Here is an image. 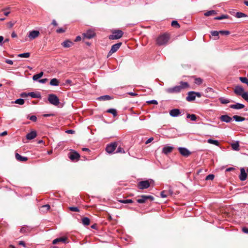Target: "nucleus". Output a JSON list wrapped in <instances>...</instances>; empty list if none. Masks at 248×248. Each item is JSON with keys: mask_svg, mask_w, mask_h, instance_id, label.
I'll use <instances>...</instances> for the list:
<instances>
[{"mask_svg": "<svg viewBox=\"0 0 248 248\" xmlns=\"http://www.w3.org/2000/svg\"><path fill=\"white\" fill-rule=\"evenodd\" d=\"M59 81L57 78H53L50 80V84L52 86H58Z\"/></svg>", "mask_w": 248, "mask_h": 248, "instance_id": "2f4dec72", "label": "nucleus"}, {"mask_svg": "<svg viewBox=\"0 0 248 248\" xmlns=\"http://www.w3.org/2000/svg\"><path fill=\"white\" fill-rule=\"evenodd\" d=\"M29 96H31L34 98H41V95L39 93H35L34 92H31L28 93Z\"/></svg>", "mask_w": 248, "mask_h": 248, "instance_id": "cd10ccee", "label": "nucleus"}, {"mask_svg": "<svg viewBox=\"0 0 248 248\" xmlns=\"http://www.w3.org/2000/svg\"><path fill=\"white\" fill-rule=\"evenodd\" d=\"M171 26L173 27H175L177 29H178L180 27V24L178 23V22L176 20H173L171 22Z\"/></svg>", "mask_w": 248, "mask_h": 248, "instance_id": "ea45409f", "label": "nucleus"}, {"mask_svg": "<svg viewBox=\"0 0 248 248\" xmlns=\"http://www.w3.org/2000/svg\"><path fill=\"white\" fill-rule=\"evenodd\" d=\"M69 158L73 161H78L79 160L80 155L75 151H72L68 154Z\"/></svg>", "mask_w": 248, "mask_h": 248, "instance_id": "423d86ee", "label": "nucleus"}, {"mask_svg": "<svg viewBox=\"0 0 248 248\" xmlns=\"http://www.w3.org/2000/svg\"><path fill=\"white\" fill-rule=\"evenodd\" d=\"M178 150L182 155L186 157L188 156L191 154L190 152L186 148L179 147Z\"/></svg>", "mask_w": 248, "mask_h": 248, "instance_id": "ddd939ff", "label": "nucleus"}, {"mask_svg": "<svg viewBox=\"0 0 248 248\" xmlns=\"http://www.w3.org/2000/svg\"><path fill=\"white\" fill-rule=\"evenodd\" d=\"M14 24H15L14 22H12L10 21L7 23V25L9 28H12L14 26Z\"/></svg>", "mask_w": 248, "mask_h": 248, "instance_id": "e2e57ef3", "label": "nucleus"}, {"mask_svg": "<svg viewBox=\"0 0 248 248\" xmlns=\"http://www.w3.org/2000/svg\"><path fill=\"white\" fill-rule=\"evenodd\" d=\"M15 157L18 161L20 162H25L28 160L27 157L22 156L18 153H16Z\"/></svg>", "mask_w": 248, "mask_h": 248, "instance_id": "412c9836", "label": "nucleus"}, {"mask_svg": "<svg viewBox=\"0 0 248 248\" xmlns=\"http://www.w3.org/2000/svg\"><path fill=\"white\" fill-rule=\"evenodd\" d=\"M50 209V206L49 204H46L41 207L40 210L42 212L45 213L46 212Z\"/></svg>", "mask_w": 248, "mask_h": 248, "instance_id": "bb28decb", "label": "nucleus"}, {"mask_svg": "<svg viewBox=\"0 0 248 248\" xmlns=\"http://www.w3.org/2000/svg\"><path fill=\"white\" fill-rule=\"evenodd\" d=\"M82 222L83 224L85 226H88L90 224V219L87 217H84L82 219Z\"/></svg>", "mask_w": 248, "mask_h": 248, "instance_id": "c85d7f7f", "label": "nucleus"}, {"mask_svg": "<svg viewBox=\"0 0 248 248\" xmlns=\"http://www.w3.org/2000/svg\"><path fill=\"white\" fill-rule=\"evenodd\" d=\"M241 173L239 176V179L241 181H245L247 177V174L246 173L244 168H241L240 170Z\"/></svg>", "mask_w": 248, "mask_h": 248, "instance_id": "2eb2a0df", "label": "nucleus"}, {"mask_svg": "<svg viewBox=\"0 0 248 248\" xmlns=\"http://www.w3.org/2000/svg\"><path fill=\"white\" fill-rule=\"evenodd\" d=\"M194 82L197 85H200L202 83V79L200 78H197L195 79Z\"/></svg>", "mask_w": 248, "mask_h": 248, "instance_id": "c03bdc74", "label": "nucleus"}, {"mask_svg": "<svg viewBox=\"0 0 248 248\" xmlns=\"http://www.w3.org/2000/svg\"><path fill=\"white\" fill-rule=\"evenodd\" d=\"M28 96H29L28 93H23L20 94V96L22 97H26Z\"/></svg>", "mask_w": 248, "mask_h": 248, "instance_id": "680f3d73", "label": "nucleus"}, {"mask_svg": "<svg viewBox=\"0 0 248 248\" xmlns=\"http://www.w3.org/2000/svg\"><path fill=\"white\" fill-rule=\"evenodd\" d=\"M122 45V43H119L113 45L108 52V56L116 52Z\"/></svg>", "mask_w": 248, "mask_h": 248, "instance_id": "9b49d317", "label": "nucleus"}, {"mask_svg": "<svg viewBox=\"0 0 248 248\" xmlns=\"http://www.w3.org/2000/svg\"><path fill=\"white\" fill-rule=\"evenodd\" d=\"M65 31V30L62 28H59L56 30L57 33H63Z\"/></svg>", "mask_w": 248, "mask_h": 248, "instance_id": "4d7b16f0", "label": "nucleus"}, {"mask_svg": "<svg viewBox=\"0 0 248 248\" xmlns=\"http://www.w3.org/2000/svg\"><path fill=\"white\" fill-rule=\"evenodd\" d=\"M166 92L169 93H179L177 89L176 86L173 87L166 89Z\"/></svg>", "mask_w": 248, "mask_h": 248, "instance_id": "aec40b11", "label": "nucleus"}, {"mask_svg": "<svg viewBox=\"0 0 248 248\" xmlns=\"http://www.w3.org/2000/svg\"><path fill=\"white\" fill-rule=\"evenodd\" d=\"M154 197L151 195H140V203L151 202Z\"/></svg>", "mask_w": 248, "mask_h": 248, "instance_id": "39448f33", "label": "nucleus"}, {"mask_svg": "<svg viewBox=\"0 0 248 248\" xmlns=\"http://www.w3.org/2000/svg\"><path fill=\"white\" fill-rule=\"evenodd\" d=\"M233 91L236 95L240 96L245 92L244 88L239 85L236 86L234 88Z\"/></svg>", "mask_w": 248, "mask_h": 248, "instance_id": "f8f14e48", "label": "nucleus"}, {"mask_svg": "<svg viewBox=\"0 0 248 248\" xmlns=\"http://www.w3.org/2000/svg\"><path fill=\"white\" fill-rule=\"evenodd\" d=\"M16 104H19V105H23L25 103V101L24 99H16L15 102H14Z\"/></svg>", "mask_w": 248, "mask_h": 248, "instance_id": "37998d69", "label": "nucleus"}, {"mask_svg": "<svg viewBox=\"0 0 248 248\" xmlns=\"http://www.w3.org/2000/svg\"><path fill=\"white\" fill-rule=\"evenodd\" d=\"M219 33L222 35H228L230 34V32L227 31H220Z\"/></svg>", "mask_w": 248, "mask_h": 248, "instance_id": "603ef678", "label": "nucleus"}, {"mask_svg": "<svg viewBox=\"0 0 248 248\" xmlns=\"http://www.w3.org/2000/svg\"><path fill=\"white\" fill-rule=\"evenodd\" d=\"M220 120L222 122L229 123L232 121V118L227 115H223L220 117Z\"/></svg>", "mask_w": 248, "mask_h": 248, "instance_id": "dca6fc26", "label": "nucleus"}, {"mask_svg": "<svg viewBox=\"0 0 248 248\" xmlns=\"http://www.w3.org/2000/svg\"><path fill=\"white\" fill-rule=\"evenodd\" d=\"M62 45L64 47L68 48L71 46L73 45V43L71 41L67 40L63 42Z\"/></svg>", "mask_w": 248, "mask_h": 248, "instance_id": "393cba45", "label": "nucleus"}, {"mask_svg": "<svg viewBox=\"0 0 248 248\" xmlns=\"http://www.w3.org/2000/svg\"><path fill=\"white\" fill-rule=\"evenodd\" d=\"M5 62L9 64H13V62L12 60H9V59H6L5 60Z\"/></svg>", "mask_w": 248, "mask_h": 248, "instance_id": "bf43d9fd", "label": "nucleus"}, {"mask_svg": "<svg viewBox=\"0 0 248 248\" xmlns=\"http://www.w3.org/2000/svg\"><path fill=\"white\" fill-rule=\"evenodd\" d=\"M232 118L236 121V122H242L246 120L245 117H243L241 116H239L238 115H234Z\"/></svg>", "mask_w": 248, "mask_h": 248, "instance_id": "c756f323", "label": "nucleus"}, {"mask_svg": "<svg viewBox=\"0 0 248 248\" xmlns=\"http://www.w3.org/2000/svg\"><path fill=\"white\" fill-rule=\"evenodd\" d=\"M30 55H31L30 53L27 52V53L19 54L17 55V56L18 57H21V58H29L30 56Z\"/></svg>", "mask_w": 248, "mask_h": 248, "instance_id": "4c0bfd02", "label": "nucleus"}, {"mask_svg": "<svg viewBox=\"0 0 248 248\" xmlns=\"http://www.w3.org/2000/svg\"><path fill=\"white\" fill-rule=\"evenodd\" d=\"M232 148L233 150L239 151V144L238 141H236L231 144Z\"/></svg>", "mask_w": 248, "mask_h": 248, "instance_id": "a878e982", "label": "nucleus"}, {"mask_svg": "<svg viewBox=\"0 0 248 248\" xmlns=\"http://www.w3.org/2000/svg\"><path fill=\"white\" fill-rule=\"evenodd\" d=\"M112 34L108 36V38L110 40L118 39L121 38L124 34V32L120 30H117L112 31Z\"/></svg>", "mask_w": 248, "mask_h": 248, "instance_id": "f03ea898", "label": "nucleus"}, {"mask_svg": "<svg viewBox=\"0 0 248 248\" xmlns=\"http://www.w3.org/2000/svg\"><path fill=\"white\" fill-rule=\"evenodd\" d=\"M186 117L187 118L190 119V120L192 121H195L197 120L196 116L193 114H187Z\"/></svg>", "mask_w": 248, "mask_h": 248, "instance_id": "f704fd0d", "label": "nucleus"}, {"mask_svg": "<svg viewBox=\"0 0 248 248\" xmlns=\"http://www.w3.org/2000/svg\"><path fill=\"white\" fill-rule=\"evenodd\" d=\"M211 33L212 36H217V39L219 38L218 37V34L219 33V31H212L211 32Z\"/></svg>", "mask_w": 248, "mask_h": 248, "instance_id": "864d4df0", "label": "nucleus"}, {"mask_svg": "<svg viewBox=\"0 0 248 248\" xmlns=\"http://www.w3.org/2000/svg\"><path fill=\"white\" fill-rule=\"evenodd\" d=\"M242 231L246 233H248V228L247 227H243L242 228Z\"/></svg>", "mask_w": 248, "mask_h": 248, "instance_id": "69168bd1", "label": "nucleus"}, {"mask_svg": "<svg viewBox=\"0 0 248 248\" xmlns=\"http://www.w3.org/2000/svg\"><path fill=\"white\" fill-rule=\"evenodd\" d=\"M170 39V36L168 33H165L159 35L155 40L156 44L158 46H164L167 44Z\"/></svg>", "mask_w": 248, "mask_h": 248, "instance_id": "f257e3e1", "label": "nucleus"}, {"mask_svg": "<svg viewBox=\"0 0 248 248\" xmlns=\"http://www.w3.org/2000/svg\"><path fill=\"white\" fill-rule=\"evenodd\" d=\"M118 142H112L108 144L106 147V151L108 154H112L118 146Z\"/></svg>", "mask_w": 248, "mask_h": 248, "instance_id": "20e7f679", "label": "nucleus"}, {"mask_svg": "<svg viewBox=\"0 0 248 248\" xmlns=\"http://www.w3.org/2000/svg\"><path fill=\"white\" fill-rule=\"evenodd\" d=\"M235 16L237 18H241L243 17H247L248 16L246 14L242 12H237L236 13Z\"/></svg>", "mask_w": 248, "mask_h": 248, "instance_id": "c9c22d12", "label": "nucleus"}, {"mask_svg": "<svg viewBox=\"0 0 248 248\" xmlns=\"http://www.w3.org/2000/svg\"><path fill=\"white\" fill-rule=\"evenodd\" d=\"M116 153H124L125 152H124V149L122 147H121L120 146H119L116 150Z\"/></svg>", "mask_w": 248, "mask_h": 248, "instance_id": "8fccbe9b", "label": "nucleus"}, {"mask_svg": "<svg viewBox=\"0 0 248 248\" xmlns=\"http://www.w3.org/2000/svg\"><path fill=\"white\" fill-rule=\"evenodd\" d=\"M83 39L85 38L91 39L94 37L95 35V33L94 31L91 29L88 30L86 32L83 33Z\"/></svg>", "mask_w": 248, "mask_h": 248, "instance_id": "6e6552de", "label": "nucleus"}, {"mask_svg": "<svg viewBox=\"0 0 248 248\" xmlns=\"http://www.w3.org/2000/svg\"><path fill=\"white\" fill-rule=\"evenodd\" d=\"M47 81V78H44L39 80V82L42 83H45Z\"/></svg>", "mask_w": 248, "mask_h": 248, "instance_id": "052dcab7", "label": "nucleus"}, {"mask_svg": "<svg viewBox=\"0 0 248 248\" xmlns=\"http://www.w3.org/2000/svg\"><path fill=\"white\" fill-rule=\"evenodd\" d=\"M166 192L165 191H163L160 193V196L162 198H166L167 197V195L166 194Z\"/></svg>", "mask_w": 248, "mask_h": 248, "instance_id": "13d9d810", "label": "nucleus"}, {"mask_svg": "<svg viewBox=\"0 0 248 248\" xmlns=\"http://www.w3.org/2000/svg\"><path fill=\"white\" fill-rule=\"evenodd\" d=\"M207 142L209 143L215 144V145H216L217 146H218L219 145V142L217 140H212V139H209V140H208Z\"/></svg>", "mask_w": 248, "mask_h": 248, "instance_id": "58836bf2", "label": "nucleus"}, {"mask_svg": "<svg viewBox=\"0 0 248 248\" xmlns=\"http://www.w3.org/2000/svg\"><path fill=\"white\" fill-rule=\"evenodd\" d=\"M173 149V147L171 146H166L163 148L162 152L166 155L171 152Z\"/></svg>", "mask_w": 248, "mask_h": 248, "instance_id": "5701e85b", "label": "nucleus"}, {"mask_svg": "<svg viewBox=\"0 0 248 248\" xmlns=\"http://www.w3.org/2000/svg\"><path fill=\"white\" fill-rule=\"evenodd\" d=\"M214 177H215L214 175L209 174L206 177L205 179H206V180H212L214 179Z\"/></svg>", "mask_w": 248, "mask_h": 248, "instance_id": "3c124183", "label": "nucleus"}, {"mask_svg": "<svg viewBox=\"0 0 248 248\" xmlns=\"http://www.w3.org/2000/svg\"><path fill=\"white\" fill-rule=\"evenodd\" d=\"M154 140V138H150V139H149L146 142H145V144H147L149 143H150L151 142H152Z\"/></svg>", "mask_w": 248, "mask_h": 248, "instance_id": "0e129e2a", "label": "nucleus"}, {"mask_svg": "<svg viewBox=\"0 0 248 248\" xmlns=\"http://www.w3.org/2000/svg\"><path fill=\"white\" fill-rule=\"evenodd\" d=\"M240 80L243 83H245L248 86V78L246 77H240Z\"/></svg>", "mask_w": 248, "mask_h": 248, "instance_id": "79ce46f5", "label": "nucleus"}, {"mask_svg": "<svg viewBox=\"0 0 248 248\" xmlns=\"http://www.w3.org/2000/svg\"><path fill=\"white\" fill-rule=\"evenodd\" d=\"M194 93L195 92H189L187 93V96L186 97V100L188 102L194 101L196 98L195 94Z\"/></svg>", "mask_w": 248, "mask_h": 248, "instance_id": "4468645a", "label": "nucleus"}, {"mask_svg": "<svg viewBox=\"0 0 248 248\" xmlns=\"http://www.w3.org/2000/svg\"><path fill=\"white\" fill-rule=\"evenodd\" d=\"M245 107L243 104L240 103H236V104L231 105L230 106V108H231L239 109H242Z\"/></svg>", "mask_w": 248, "mask_h": 248, "instance_id": "4be33fe9", "label": "nucleus"}, {"mask_svg": "<svg viewBox=\"0 0 248 248\" xmlns=\"http://www.w3.org/2000/svg\"><path fill=\"white\" fill-rule=\"evenodd\" d=\"M43 74L44 73H43V72H41L40 73H39L38 74H36V75H33V76L32 77L33 80H37L38 79L40 78H41L43 76Z\"/></svg>", "mask_w": 248, "mask_h": 248, "instance_id": "473e14b6", "label": "nucleus"}, {"mask_svg": "<svg viewBox=\"0 0 248 248\" xmlns=\"http://www.w3.org/2000/svg\"><path fill=\"white\" fill-rule=\"evenodd\" d=\"M146 103L147 104H154V105H157L158 104L157 101L155 100H151V101H148L146 102Z\"/></svg>", "mask_w": 248, "mask_h": 248, "instance_id": "5fc2aeb1", "label": "nucleus"}, {"mask_svg": "<svg viewBox=\"0 0 248 248\" xmlns=\"http://www.w3.org/2000/svg\"><path fill=\"white\" fill-rule=\"evenodd\" d=\"M36 136V132L35 131H32L26 135V138L28 140H31L34 139Z\"/></svg>", "mask_w": 248, "mask_h": 248, "instance_id": "6ab92c4d", "label": "nucleus"}, {"mask_svg": "<svg viewBox=\"0 0 248 248\" xmlns=\"http://www.w3.org/2000/svg\"><path fill=\"white\" fill-rule=\"evenodd\" d=\"M177 89L179 93L183 90L189 88V85L187 82L181 81L179 85L176 86Z\"/></svg>", "mask_w": 248, "mask_h": 248, "instance_id": "0eeeda50", "label": "nucleus"}, {"mask_svg": "<svg viewBox=\"0 0 248 248\" xmlns=\"http://www.w3.org/2000/svg\"><path fill=\"white\" fill-rule=\"evenodd\" d=\"M242 97L248 102V92H244L241 95Z\"/></svg>", "mask_w": 248, "mask_h": 248, "instance_id": "de8ad7c7", "label": "nucleus"}, {"mask_svg": "<svg viewBox=\"0 0 248 248\" xmlns=\"http://www.w3.org/2000/svg\"><path fill=\"white\" fill-rule=\"evenodd\" d=\"M48 100L50 104L55 106H58L60 103L59 98L54 94H49Z\"/></svg>", "mask_w": 248, "mask_h": 248, "instance_id": "7ed1b4c3", "label": "nucleus"}, {"mask_svg": "<svg viewBox=\"0 0 248 248\" xmlns=\"http://www.w3.org/2000/svg\"><path fill=\"white\" fill-rule=\"evenodd\" d=\"M31 228L28 226H23L21 228L20 232L22 233H27L31 232Z\"/></svg>", "mask_w": 248, "mask_h": 248, "instance_id": "f3484780", "label": "nucleus"}, {"mask_svg": "<svg viewBox=\"0 0 248 248\" xmlns=\"http://www.w3.org/2000/svg\"><path fill=\"white\" fill-rule=\"evenodd\" d=\"M68 209L71 211L77 212H79V210L77 207H69Z\"/></svg>", "mask_w": 248, "mask_h": 248, "instance_id": "09e8293b", "label": "nucleus"}, {"mask_svg": "<svg viewBox=\"0 0 248 248\" xmlns=\"http://www.w3.org/2000/svg\"><path fill=\"white\" fill-rule=\"evenodd\" d=\"M219 100L222 104H227L230 102V101L229 99H225L224 97L219 98Z\"/></svg>", "mask_w": 248, "mask_h": 248, "instance_id": "a19ab883", "label": "nucleus"}, {"mask_svg": "<svg viewBox=\"0 0 248 248\" xmlns=\"http://www.w3.org/2000/svg\"><path fill=\"white\" fill-rule=\"evenodd\" d=\"M228 16L227 15H222L221 16H217L215 18V20H222L223 19H226L228 18Z\"/></svg>", "mask_w": 248, "mask_h": 248, "instance_id": "a18cd8bd", "label": "nucleus"}, {"mask_svg": "<svg viewBox=\"0 0 248 248\" xmlns=\"http://www.w3.org/2000/svg\"><path fill=\"white\" fill-rule=\"evenodd\" d=\"M216 14H217V12L216 11L211 10V11H209L207 12H205L204 15L206 16H212V15H215Z\"/></svg>", "mask_w": 248, "mask_h": 248, "instance_id": "72a5a7b5", "label": "nucleus"}, {"mask_svg": "<svg viewBox=\"0 0 248 248\" xmlns=\"http://www.w3.org/2000/svg\"><path fill=\"white\" fill-rule=\"evenodd\" d=\"M67 240V238L64 237H60L58 238L57 239H54L53 241V244H57L59 242H62L63 243H65Z\"/></svg>", "mask_w": 248, "mask_h": 248, "instance_id": "b1692460", "label": "nucleus"}, {"mask_svg": "<svg viewBox=\"0 0 248 248\" xmlns=\"http://www.w3.org/2000/svg\"><path fill=\"white\" fill-rule=\"evenodd\" d=\"M180 113H181V112H180V110L177 108H174V109H171L170 111V114L172 117H177L179 114H180Z\"/></svg>", "mask_w": 248, "mask_h": 248, "instance_id": "a211bd4d", "label": "nucleus"}, {"mask_svg": "<svg viewBox=\"0 0 248 248\" xmlns=\"http://www.w3.org/2000/svg\"><path fill=\"white\" fill-rule=\"evenodd\" d=\"M111 99V97L109 95H104L101 96L98 98V99L100 100H108Z\"/></svg>", "mask_w": 248, "mask_h": 248, "instance_id": "e433bc0d", "label": "nucleus"}, {"mask_svg": "<svg viewBox=\"0 0 248 248\" xmlns=\"http://www.w3.org/2000/svg\"><path fill=\"white\" fill-rule=\"evenodd\" d=\"M152 180L140 181V190L144 189L150 187Z\"/></svg>", "mask_w": 248, "mask_h": 248, "instance_id": "9d476101", "label": "nucleus"}, {"mask_svg": "<svg viewBox=\"0 0 248 248\" xmlns=\"http://www.w3.org/2000/svg\"><path fill=\"white\" fill-rule=\"evenodd\" d=\"M40 32L38 31H31L29 32L28 37L29 38L30 40H32L39 36Z\"/></svg>", "mask_w": 248, "mask_h": 248, "instance_id": "1a4fd4ad", "label": "nucleus"}, {"mask_svg": "<svg viewBox=\"0 0 248 248\" xmlns=\"http://www.w3.org/2000/svg\"><path fill=\"white\" fill-rule=\"evenodd\" d=\"M28 118L33 122H36L37 120V118L35 115H32L30 117H28Z\"/></svg>", "mask_w": 248, "mask_h": 248, "instance_id": "6e6d98bb", "label": "nucleus"}, {"mask_svg": "<svg viewBox=\"0 0 248 248\" xmlns=\"http://www.w3.org/2000/svg\"><path fill=\"white\" fill-rule=\"evenodd\" d=\"M6 10H7V9H4V10H3V11H4V13H3V14H4V15L5 16H8V15H9V13H10V11H7Z\"/></svg>", "mask_w": 248, "mask_h": 248, "instance_id": "774afa93", "label": "nucleus"}, {"mask_svg": "<svg viewBox=\"0 0 248 248\" xmlns=\"http://www.w3.org/2000/svg\"><path fill=\"white\" fill-rule=\"evenodd\" d=\"M195 96H197L198 97H201L202 96V94L199 92H195Z\"/></svg>", "mask_w": 248, "mask_h": 248, "instance_id": "338daca9", "label": "nucleus"}, {"mask_svg": "<svg viewBox=\"0 0 248 248\" xmlns=\"http://www.w3.org/2000/svg\"><path fill=\"white\" fill-rule=\"evenodd\" d=\"M119 202H120L121 203H132L133 202L132 200L127 199V200H119Z\"/></svg>", "mask_w": 248, "mask_h": 248, "instance_id": "49530a36", "label": "nucleus"}, {"mask_svg": "<svg viewBox=\"0 0 248 248\" xmlns=\"http://www.w3.org/2000/svg\"><path fill=\"white\" fill-rule=\"evenodd\" d=\"M106 112L111 113L114 117H116L117 115V112L115 109L110 108L106 111Z\"/></svg>", "mask_w": 248, "mask_h": 248, "instance_id": "7c9ffc66", "label": "nucleus"}]
</instances>
